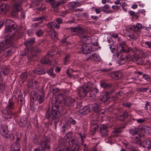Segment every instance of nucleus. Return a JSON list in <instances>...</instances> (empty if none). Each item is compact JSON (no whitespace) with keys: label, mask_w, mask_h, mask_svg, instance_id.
I'll use <instances>...</instances> for the list:
<instances>
[{"label":"nucleus","mask_w":151,"mask_h":151,"mask_svg":"<svg viewBox=\"0 0 151 151\" xmlns=\"http://www.w3.org/2000/svg\"><path fill=\"white\" fill-rule=\"evenodd\" d=\"M141 147L147 148L148 150L151 149V140L149 139H146L142 141Z\"/></svg>","instance_id":"ddd939ff"},{"label":"nucleus","mask_w":151,"mask_h":151,"mask_svg":"<svg viewBox=\"0 0 151 151\" xmlns=\"http://www.w3.org/2000/svg\"><path fill=\"white\" fill-rule=\"evenodd\" d=\"M127 45L126 43L125 42H122L120 43L116 47V51L117 52H123L124 50V49L126 48Z\"/></svg>","instance_id":"412c9836"},{"label":"nucleus","mask_w":151,"mask_h":151,"mask_svg":"<svg viewBox=\"0 0 151 151\" xmlns=\"http://www.w3.org/2000/svg\"><path fill=\"white\" fill-rule=\"evenodd\" d=\"M15 144V146L11 147V151H20L19 143L16 142Z\"/></svg>","instance_id":"c9c22d12"},{"label":"nucleus","mask_w":151,"mask_h":151,"mask_svg":"<svg viewBox=\"0 0 151 151\" xmlns=\"http://www.w3.org/2000/svg\"><path fill=\"white\" fill-rule=\"evenodd\" d=\"M15 41L12 37L9 36L5 40L0 42V54L6 49L13 46Z\"/></svg>","instance_id":"f03ea898"},{"label":"nucleus","mask_w":151,"mask_h":151,"mask_svg":"<svg viewBox=\"0 0 151 151\" xmlns=\"http://www.w3.org/2000/svg\"><path fill=\"white\" fill-rule=\"evenodd\" d=\"M70 58V55L69 54H68L66 55L65 57L63 58L64 63L65 64L68 61Z\"/></svg>","instance_id":"8fccbe9b"},{"label":"nucleus","mask_w":151,"mask_h":151,"mask_svg":"<svg viewBox=\"0 0 151 151\" xmlns=\"http://www.w3.org/2000/svg\"><path fill=\"white\" fill-rule=\"evenodd\" d=\"M73 148H70L68 145H65L63 147L64 150L65 151H81V147L78 144H76Z\"/></svg>","instance_id":"f3484780"},{"label":"nucleus","mask_w":151,"mask_h":151,"mask_svg":"<svg viewBox=\"0 0 151 151\" xmlns=\"http://www.w3.org/2000/svg\"><path fill=\"white\" fill-rule=\"evenodd\" d=\"M21 79L25 81L27 78V75L26 73L24 72L22 73L20 76Z\"/></svg>","instance_id":"3c124183"},{"label":"nucleus","mask_w":151,"mask_h":151,"mask_svg":"<svg viewBox=\"0 0 151 151\" xmlns=\"http://www.w3.org/2000/svg\"><path fill=\"white\" fill-rule=\"evenodd\" d=\"M35 33L38 37H40L43 36L44 34V32L42 29H39L36 31Z\"/></svg>","instance_id":"79ce46f5"},{"label":"nucleus","mask_w":151,"mask_h":151,"mask_svg":"<svg viewBox=\"0 0 151 151\" xmlns=\"http://www.w3.org/2000/svg\"><path fill=\"white\" fill-rule=\"evenodd\" d=\"M81 52L85 54H88L92 51V49L90 47L87 46L86 44H84L80 46Z\"/></svg>","instance_id":"f8f14e48"},{"label":"nucleus","mask_w":151,"mask_h":151,"mask_svg":"<svg viewBox=\"0 0 151 151\" xmlns=\"http://www.w3.org/2000/svg\"><path fill=\"white\" fill-rule=\"evenodd\" d=\"M74 71L71 68H70L66 71L67 74L70 77H71L72 76V73Z\"/></svg>","instance_id":"6e6d98bb"},{"label":"nucleus","mask_w":151,"mask_h":151,"mask_svg":"<svg viewBox=\"0 0 151 151\" xmlns=\"http://www.w3.org/2000/svg\"><path fill=\"white\" fill-rule=\"evenodd\" d=\"M72 133L70 132H68L65 136L64 138L63 139L60 138L59 139V142L58 145L59 147H63L65 145H67L66 144L67 142L66 141V139H69L72 137Z\"/></svg>","instance_id":"6e6552de"},{"label":"nucleus","mask_w":151,"mask_h":151,"mask_svg":"<svg viewBox=\"0 0 151 151\" xmlns=\"http://www.w3.org/2000/svg\"><path fill=\"white\" fill-rule=\"evenodd\" d=\"M60 116H50L49 114H47L46 116H45V118L49 120L51 119L53 121L54 124L55 128V129H56L57 124L59 122Z\"/></svg>","instance_id":"9d476101"},{"label":"nucleus","mask_w":151,"mask_h":151,"mask_svg":"<svg viewBox=\"0 0 151 151\" xmlns=\"http://www.w3.org/2000/svg\"><path fill=\"white\" fill-rule=\"evenodd\" d=\"M61 4L59 2H58L55 4V3H54L52 4V7L54 8V11L56 12L58 11V7Z\"/></svg>","instance_id":"c03bdc74"},{"label":"nucleus","mask_w":151,"mask_h":151,"mask_svg":"<svg viewBox=\"0 0 151 151\" xmlns=\"http://www.w3.org/2000/svg\"><path fill=\"white\" fill-rule=\"evenodd\" d=\"M41 62L42 64H47L51 65H54L56 63L54 60L52 61H49L47 56L42 58L41 60Z\"/></svg>","instance_id":"aec40b11"},{"label":"nucleus","mask_w":151,"mask_h":151,"mask_svg":"<svg viewBox=\"0 0 151 151\" xmlns=\"http://www.w3.org/2000/svg\"><path fill=\"white\" fill-rule=\"evenodd\" d=\"M36 30L37 29H35V28H32L27 31L28 35L29 36H32Z\"/></svg>","instance_id":"49530a36"},{"label":"nucleus","mask_w":151,"mask_h":151,"mask_svg":"<svg viewBox=\"0 0 151 151\" xmlns=\"http://www.w3.org/2000/svg\"><path fill=\"white\" fill-rule=\"evenodd\" d=\"M79 5L77 3H76L75 2H70L69 3L68 6L69 9L71 10L74 8H77Z\"/></svg>","instance_id":"2f4dec72"},{"label":"nucleus","mask_w":151,"mask_h":151,"mask_svg":"<svg viewBox=\"0 0 151 151\" xmlns=\"http://www.w3.org/2000/svg\"><path fill=\"white\" fill-rule=\"evenodd\" d=\"M33 72L34 73L39 75L44 74L46 73L45 68L41 65H38Z\"/></svg>","instance_id":"6ab92c4d"},{"label":"nucleus","mask_w":151,"mask_h":151,"mask_svg":"<svg viewBox=\"0 0 151 151\" xmlns=\"http://www.w3.org/2000/svg\"><path fill=\"white\" fill-rule=\"evenodd\" d=\"M76 109H79L82 106V103L81 102H76Z\"/></svg>","instance_id":"338daca9"},{"label":"nucleus","mask_w":151,"mask_h":151,"mask_svg":"<svg viewBox=\"0 0 151 151\" xmlns=\"http://www.w3.org/2000/svg\"><path fill=\"white\" fill-rule=\"evenodd\" d=\"M49 35L52 39L56 40L57 38L58 33L55 31L52 30L50 31L49 33Z\"/></svg>","instance_id":"72a5a7b5"},{"label":"nucleus","mask_w":151,"mask_h":151,"mask_svg":"<svg viewBox=\"0 0 151 151\" xmlns=\"http://www.w3.org/2000/svg\"><path fill=\"white\" fill-rule=\"evenodd\" d=\"M124 127L121 126L115 129L113 131V132L115 133H119L121 132H122L123 130V128H124Z\"/></svg>","instance_id":"37998d69"},{"label":"nucleus","mask_w":151,"mask_h":151,"mask_svg":"<svg viewBox=\"0 0 151 151\" xmlns=\"http://www.w3.org/2000/svg\"><path fill=\"white\" fill-rule=\"evenodd\" d=\"M68 142L69 143V145H72V147H74V146L76 145V144H78L76 143V139H73L70 140H69Z\"/></svg>","instance_id":"5fc2aeb1"},{"label":"nucleus","mask_w":151,"mask_h":151,"mask_svg":"<svg viewBox=\"0 0 151 151\" xmlns=\"http://www.w3.org/2000/svg\"><path fill=\"white\" fill-rule=\"evenodd\" d=\"M27 121L26 119L24 120V119H21L18 123V125L21 127H24L27 123Z\"/></svg>","instance_id":"7c9ffc66"},{"label":"nucleus","mask_w":151,"mask_h":151,"mask_svg":"<svg viewBox=\"0 0 151 151\" xmlns=\"http://www.w3.org/2000/svg\"><path fill=\"white\" fill-rule=\"evenodd\" d=\"M64 104L65 106H73L76 104L75 100L74 98L68 97L64 99Z\"/></svg>","instance_id":"dca6fc26"},{"label":"nucleus","mask_w":151,"mask_h":151,"mask_svg":"<svg viewBox=\"0 0 151 151\" xmlns=\"http://www.w3.org/2000/svg\"><path fill=\"white\" fill-rule=\"evenodd\" d=\"M142 77L145 80L148 81H150L151 80L150 78L149 75L146 74H143Z\"/></svg>","instance_id":"680f3d73"},{"label":"nucleus","mask_w":151,"mask_h":151,"mask_svg":"<svg viewBox=\"0 0 151 151\" xmlns=\"http://www.w3.org/2000/svg\"><path fill=\"white\" fill-rule=\"evenodd\" d=\"M110 76L113 78L116 79H118L122 77V74L121 73L115 71L112 72Z\"/></svg>","instance_id":"393cba45"},{"label":"nucleus","mask_w":151,"mask_h":151,"mask_svg":"<svg viewBox=\"0 0 151 151\" xmlns=\"http://www.w3.org/2000/svg\"><path fill=\"white\" fill-rule=\"evenodd\" d=\"M91 88L87 85L82 86L79 87L77 91L78 94L80 96H85L89 92Z\"/></svg>","instance_id":"423d86ee"},{"label":"nucleus","mask_w":151,"mask_h":151,"mask_svg":"<svg viewBox=\"0 0 151 151\" xmlns=\"http://www.w3.org/2000/svg\"><path fill=\"white\" fill-rule=\"evenodd\" d=\"M100 85L104 88H111L112 86L111 84L106 83L103 81H101Z\"/></svg>","instance_id":"c756f323"},{"label":"nucleus","mask_w":151,"mask_h":151,"mask_svg":"<svg viewBox=\"0 0 151 151\" xmlns=\"http://www.w3.org/2000/svg\"><path fill=\"white\" fill-rule=\"evenodd\" d=\"M40 83V79L38 78L34 80L33 81V85L36 88L39 87V84Z\"/></svg>","instance_id":"a19ab883"},{"label":"nucleus","mask_w":151,"mask_h":151,"mask_svg":"<svg viewBox=\"0 0 151 151\" xmlns=\"http://www.w3.org/2000/svg\"><path fill=\"white\" fill-rule=\"evenodd\" d=\"M89 38L87 36H82L81 37V40L83 42L84 44H85L84 43L87 41Z\"/></svg>","instance_id":"13d9d810"},{"label":"nucleus","mask_w":151,"mask_h":151,"mask_svg":"<svg viewBox=\"0 0 151 151\" xmlns=\"http://www.w3.org/2000/svg\"><path fill=\"white\" fill-rule=\"evenodd\" d=\"M67 29L70 30L72 32L75 33V34L78 35H82L85 32V31L80 27L68 28Z\"/></svg>","instance_id":"9b49d317"},{"label":"nucleus","mask_w":151,"mask_h":151,"mask_svg":"<svg viewBox=\"0 0 151 151\" xmlns=\"http://www.w3.org/2000/svg\"><path fill=\"white\" fill-rule=\"evenodd\" d=\"M10 70L8 67H5L2 71L4 76H7L9 73Z\"/></svg>","instance_id":"de8ad7c7"},{"label":"nucleus","mask_w":151,"mask_h":151,"mask_svg":"<svg viewBox=\"0 0 151 151\" xmlns=\"http://www.w3.org/2000/svg\"><path fill=\"white\" fill-rule=\"evenodd\" d=\"M41 50L38 47L35 46L31 48V49L26 48L24 51L21 52V55L26 56L28 60H31L33 57L41 52Z\"/></svg>","instance_id":"f257e3e1"},{"label":"nucleus","mask_w":151,"mask_h":151,"mask_svg":"<svg viewBox=\"0 0 151 151\" xmlns=\"http://www.w3.org/2000/svg\"><path fill=\"white\" fill-rule=\"evenodd\" d=\"M42 137L43 138L40 143L41 150L45 151L46 149L49 150L50 149V146L48 144L49 140L45 135L43 136Z\"/></svg>","instance_id":"0eeeda50"},{"label":"nucleus","mask_w":151,"mask_h":151,"mask_svg":"<svg viewBox=\"0 0 151 151\" xmlns=\"http://www.w3.org/2000/svg\"><path fill=\"white\" fill-rule=\"evenodd\" d=\"M68 121L70 122V124H71L73 125H74L76 124V121L71 117H70L69 118Z\"/></svg>","instance_id":"0e129e2a"},{"label":"nucleus","mask_w":151,"mask_h":151,"mask_svg":"<svg viewBox=\"0 0 151 151\" xmlns=\"http://www.w3.org/2000/svg\"><path fill=\"white\" fill-rule=\"evenodd\" d=\"M46 17L45 16H42L41 17H37L36 18H33V21H38L42 19H45V18Z\"/></svg>","instance_id":"bf43d9fd"},{"label":"nucleus","mask_w":151,"mask_h":151,"mask_svg":"<svg viewBox=\"0 0 151 151\" xmlns=\"http://www.w3.org/2000/svg\"><path fill=\"white\" fill-rule=\"evenodd\" d=\"M35 106V104L33 102L30 104V109L32 111H35L36 108Z\"/></svg>","instance_id":"69168bd1"},{"label":"nucleus","mask_w":151,"mask_h":151,"mask_svg":"<svg viewBox=\"0 0 151 151\" xmlns=\"http://www.w3.org/2000/svg\"><path fill=\"white\" fill-rule=\"evenodd\" d=\"M55 22H50L46 24L47 27L50 29L53 30V28L55 27Z\"/></svg>","instance_id":"a18cd8bd"},{"label":"nucleus","mask_w":151,"mask_h":151,"mask_svg":"<svg viewBox=\"0 0 151 151\" xmlns=\"http://www.w3.org/2000/svg\"><path fill=\"white\" fill-rule=\"evenodd\" d=\"M5 89V87L4 83L0 82V92L2 93H4Z\"/></svg>","instance_id":"09e8293b"},{"label":"nucleus","mask_w":151,"mask_h":151,"mask_svg":"<svg viewBox=\"0 0 151 151\" xmlns=\"http://www.w3.org/2000/svg\"><path fill=\"white\" fill-rule=\"evenodd\" d=\"M9 6L8 4L4 3L0 5V15H4L9 11Z\"/></svg>","instance_id":"4468645a"},{"label":"nucleus","mask_w":151,"mask_h":151,"mask_svg":"<svg viewBox=\"0 0 151 151\" xmlns=\"http://www.w3.org/2000/svg\"><path fill=\"white\" fill-rule=\"evenodd\" d=\"M144 132L146 134H149L150 132V130H151V128L150 127L145 126L143 128Z\"/></svg>","instance_id":"864d4df0"},{"label":"nucleus","mask_w":151,"mask_h":151,"mask_svg":"<svg viewBox=\"0 0 151 151\" xmlns=\"http://www.w3.org/2000/svg\"><path fill=\"white\" fill-rule=\"evenodd\" d=\"M96 54L95 53H92L90 55V56H89L88 58L86 59V60H88L89 59L93 60V59H94V58L96 56Z\"/></svg>","instance_id":"e2e57ef3"},{"label":"nucleus","mask_w":151,"mask_h":151,"mask_svg":"<svg viewBox=\"0 0 151 151\" xmlns=\"http://www.w3.org/2000/svg\"><path fill=\"white\" fill-rule=\"evenodd\" d=\"M128 116V112L126 111H123L122 114L120 115L119 117V119L120 121H123Z\"/></svg>","instance_id":"bb28decb"},{"label":"nucleus","mask_w":151,"mask_h":151,"mask_svg":"<svg viewBox=\"0 0 151 151\" xmlns=\"http://www.w3.org/2000/svg\"><path fill=\"white\" fill-rule=\"evenodd\" d=\"M98 128L97 125L94 124L91 127L90 134L92 135H94L97 132V129Z\"/></svg>","instance_id":"c85d7f7f"},{"label":"nucleus","mask_w":151,"mask_h":151,"mask_svg":"<svg viewBox=\"0 0 151 151\" xmlns=\"http://www.w3.org/2000/svg\"><path fill=\"white\" fill-rule=\"evenodd\" d=\"M13 114V112L10 110H8L6 113L5 116L4 117L6 119H11L12 118V116Z\"/></svg>","instance_id":"f704fd0d"},{"label":"nucleus","mask_w":151,"mask_h":151,"mask_svg":"<svg viewBox=\"0 0 151 151\" xmlns=\"http://www.w3.org/2000/svg\"><path fill=\"white\" fill-rule=\"evenodd\" d=\"M90 111V108L87 106L84 107L83 108L78 111V112L79 114L85 115L88 113Z\"/></svg>","instance_id":"4be33fe9"},{"label":"nucleus","mask_w":151,"mask_h":151,"mask_svg":"<svg viewBox=\"0 0 151 151\" xmlns=\"http://www.w3.org/2000/svg\"><path fill=\"white\" fill-rule=\"evenodd\" d=\"M78 134L80 135V137L81 139V144L82 145H83V142H84V140L86 139V135L85 134H83L81 133H80V132L78 133Z\"/></svg>","instance_id":"603ef678"},{"label":"nucleus","mask_w":151,"mask_h":151,"mask_svg":"<svg viewBox=\"0 0 151 151\" xmlns=\"http://www.w3.org/2000/svg\"><path fill=\"white\" fill-rule=\"evenodd\" d=\"M16 97L13 96L12 98L9 100L8 105L6 106L7 108L9 109L13 110L15 108L14 104L15 103L14 99H16Z\"/></svg>","instance_id":"a211bd4d"},{"label":"nucleus","mask_w":151,"mask_h":151,"mask_svg":"<svg viewBox=\"0 0 151 151\" xmlns=\"http://www.w3.org/2000/svg\"><path fill=\"white\" fill-rule=\"evenodd\" d=\"M35 41V38H30L25 41L24 42V44L27 47V48H28L27 47H28L29 46L32 45L34 44Z\"/></svg>","instance_id":"5701e85b"},{"label":"nucleus","mask_w":151,"mask_h":151,"mask_svg":"<svg viewBox=\"0 0 151 151\" xmlns=\"http://www.w3.org/2000/svg\"><path fill=\"white\" fill-rule=\"evenodd\" d=\"M39 95L38 93L34 91H32L30 93L31 101H32V100H36V99H37Z\"/></svg>","instance_id":"a878e982"},{"label":"nucleus","mask_w":151,"mask_h":151,"mask_svg":"<svg viewBox=\"0 0 151 151\" xmlns=\"http://www.w3.org/2000/svg\"><path fill=\"white\" fill-rule=\"evenodd\" d=\"M91 109L93 111H98L100 110V109L99 105L95 103L91 106Z\"/></svg>","instance_id":"e433bc0d"},{"label":"nucleus","mask_w":151,"mask_h":151,"mask_svg":"<svg viewBox=\"0 0 151 151\" xmlns=\"http://www.w3.org/2000/svg\"><path fill=\"white\" fill-rule=\"evenodd\" d=\"M132 104L130 103L127 102L124 103L123 104V106L126 107L128 108H129L132 105Z\"/></svg>","instance_id":"774afa93"},{"label":"nucleus","mask_w":151,"mask_h":151,"mask_svg":"<svg viewBox=\"0 0 151 151\" xmlns=\"http://www.w3.org/2000/svg\"><path fill=\"white\" fill-rule=\"evenodd\" d=\"M69 121H68L67 120H66L64 121V125H63L62 126V128L63 132H64L65 130V128H66L67 129V126H68V125L69 124Z\"/></svg>","instance_id":"4d7b16f0"},{"label":"nucleus","mask_w":151,"mask_h":151,"mask_svg":"<svg viewBox=\"0 0 151 151\" xmlns=\"http://www.w3.org/2000/svg\"><path fill=\"white\" fill-rule=\"evenodd\" d=\"M6 28L4 31L5 34L12 33L11 35H15L17 31V26L15 23L12 20L9 19L5 22Z\"/></svg>","instance_id":"7ed1b4c3"},{"label":"nucleus","mask_w":151,"mask_h":151,"mask_svg":"<svg viewBox=\"0 0 151 151\" xmlns=\"http://www.w3.org/2000/svg\"><path fill=\"white\" fill-rule=\"evenodd\" d=\"M13 4V8L11 11V14L13 16H15L18 12L20 11V6L22 4V2L18 0H14L12 1Z\"/></svg>","instance_id":"39448f33"},{"label":"nucleus","mask_w":151,"mask_h":151,"mask_svg":"<svg viewBox=\"0 0 151 151\" xmlns=\"http://www.w3.org/2000/svg\"><path fill=\"white\" fill-rule=\"evenodd\" d=\"M60 107L59 104L57 103L53 104L50 109V107H48L45 116L49 114L50 116H61L59 111L58 110Z\"/></svg>","instance_id":"20e7f679"},{"label":"nucleus","mask_w":151,"mask_h":151,"mask_svg":"<svg viewBox=\"0 0 151 151\" xmlns=\"http://www.w3.org/2000/svg\"><path fill=\"white\" fill-rule=\"evenodd\" d=\"M39 97L37 98V99H36V101H37L39 104H41L42 103L44 99L45 98L44 93V92L42 91V95H39Z\"/></svg>","instance_id":"473e14b6"},{"label":"nucleus","mask_w":151,"mask_h":151,"mask_svg":"<svg viewBox=\"0 0 151 151\" xmlns=\"http://www.w3.org/2000/svg\"><path fill=\"white\" fill-rule=\"evenodd\" d=\"M100 133L102 136L106 137L108 136L109 133L108 128L107 126L103 124L100 127Z\"/></svg>","instance_id":"2eb2a0df"},{"label":"nucleus","mask_w":151,"mask_h":151,"mask_svg":"<svg viewBox=\"0 0 151 151\" xmlns=\"http://www.w3.org/2000/svg\"><path fill=\"white\" fill-rule=\"evenodd\" d=\"M140 138L141 137L139 136H136L135 137V140L134 141L135 143L137 144L140 147L141 146L142 141L141 140Z\"/></svg>","instance_id":"58836bf2"},{"label":"nucleus","mask_w":151,"mask_h":151,"mask_svg":"<svg viewBox=\"0 0 151 151\" xmlns=\"http://www.w3.org/2000/svg\"><path fill=\"white\" fill-rule=\"evenodd\" d=\"M99 93V90L96 88H94L91 89L89 96L90 97H95Z\"/></svg>","instance_id":"b1692460"},{"label":"nucleus","mask_w":151,"mask_h":151,"mask_svg":"<svg viewBox=\"0 0 151 151\" xmlns=\"http://www.w3.org/2000/svg\"><path fill=\"white\" fill-rule=\"evenodd\" d=\"M11 52V50H6L4 52V56L6 58L9 56Z\"/></svg>","instance_id":"052dcab7"},{"label":"nucleus","mask_w":151,"mask_h":151,"mask_svg":"<svg viewBox=\"0 0 151 151\" xmlns=\"http://www.w3.org/2000/svg\"><path fill=\"white\" fill-rule=\"evenodd\" d=\"M109 96L106 93L103 96H101L100 99V101L101 102H105L108 101L109 99Z\"/></svg>","instance_id":"cd10ccee"},{"label":"nucleus","mask_w":151,"mask_h":151,"mask_svg":"<svg viewBox=\"0 0 151 151\" xmlns=\"http://www.w3.org/2000/svg\"><path fill=\"white\" fill-rule=\"evenodd\" d=\"M139 130L138 128L134 127L133 129H130L129 130V132L132 135H134L137 134Z\"/></svg>","instance_id":"ea45409f"},{"label":"nucleus","mask_w":151,"mask_h":151,"mask_svg":"<svg viewBox=\"0 0 151 151\" xmlns=\"http://www.w3.org/2000/svg\"><path fill=\"white\" fill-rule=\"evenodd\" d=\"M0 132L1 135L4 139H8L10 138V134H8V127L6 125L3 124L1 125Z\"/></svg>","instance_id":"1a4fd4ad"},{"label":"nucleus","mask_w":151,"mask_h":151,"mask_svg":"<svg viewBox=\"0 0 151 151\" xmlns=\"http://www.w3.org/2000/svg\"><path fill=\"white\" fill-rule=\"evenodd\" d=\"M110 8L109 5L108 4L105 5L104 6L100 7V9L102 11L107 13H110V11H108Z\"/></svg>","instance_id":"4c0bfd02"}]
</instances>
